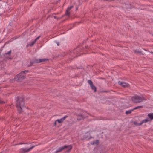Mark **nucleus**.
Returning <instances> with one entry per match:
<instances>
[{
  "instance_id": "nucleus-1",
  "label": "nucleus",
  "mask_w": 153,
  "mask_h": 153,
  "mask_svg": "<svg viewBox=\"0 0 153 153\" xmlns=\"http://www.w3.org/2000/svg\"><path fill=\"white\" fill-rule=\"evenodd\" d=\"M17 100L16 102V107L19 113H22L23 112L22 108L25 105L24 99L23 97H18Z\"/></svg>"
},
{
  "instance_id": "nucleus-2",
  "label": "nucleus",
  "mask_w": 153,
  "mask_h": 153,
  "mask_svg": "<svg viewBox=\"0 0 153 153\" xmlns=\"http://www.w3.org/2000/svg\"><path fill=\"white\" fill-rule=\"evenodd\" d=\"M85 49L81 45H79L73 49L71 54H72V53H73L75 56H72L74 57H77L81 55L83 53Z\"/></svg>"
},
{
  "instance_id": "nucleus-3",
  "label": "nucleus",
  "mask_w": 153,
  "mask_h": 153,
  "mask_svg": "<svg viewBox=\"0 0 153 153\" xmlns=\"http://www.w3.org/2000/svg\"><path fill=\"white\" fill-rule=\"evenodd\" d=\"M132 102L134 103H140L146 99L143 96H140L135 95L132 97L131 98Z\"/></svg>"
},
{
  "instance_id": "nucleus-4",
  "label": "nucleus",
  "mask_w": 153,
  "mask_h": 153,
  "mask_svg": "<svg viewBox=\"0 0 153 153\" xmlns=\"http://www.w3.org/2000/svg\"><path fill=\"white\" fill-rule=\"evenodd\" d=\"M28 71L25 70L22 71L21 73L17 75L15 77L14 79L18 82H21L25 79L26 77L25 73L28 72Z\"/></svg>"
},
{
  "instance_id": "nucleus-5",
  "label": "nucleus",
  "mask_w": 153,
  "mask_h": 153,
  "mask_svg": "<svg viewBox=\"0 0 153 153\" xmlns=\"http://www.w3.org/2000/svg\"><path fill=\"white\" fill-rule=\"evenodd\" d=\"M73 146L71 145H65L64 146L59 148L55 152V153H58L59 152L62 151L64 149H68L66 151L67 152H70L71 150L72 149Z\"/></svg>"
},
{
  "instance_id": "nucleus-6",
  "label": "nucleus",
  "mask_w": 153,
  "mask_h": 153,
  "mask_svg": "<svg viewBox=\"0 0 153 153\" xmlns=\"http://www.w3.org/2000/svg\"><path fill=\"white\" fill-rule=\"evenodd\" d=\"M49 60L47 59H33V61H30V64L28 65V67L31 66L34 63H39L42 62H45Z\"/></svg>"
},
{
  "instance_id": "nucleus-7",
  "label": "nucleus",
  "mask_w": 153,
  "mask_h": 153,
  "mask_svg": "<svg viewBox=\"0 0 153 153\" xmlns=\"http://www.w3.org/2000/svg\"><path fill=\"white\" fill-rule=\"evenodd\" d=\"M35 147L33 146H32L31 147L29 148H21L19 150V152L20 153H26L29 152L31 149Z\"/></svg>"
},
{
  "instance_id": "nucleus-8",
  "label": "nucleus",
  "mask_w": 153,
  "mask_h": 153,
  "mask_svg": "<svg viewBox=\"0 0 153 153\" xmlns=\"http://www.w3.org/2000/svg\"><path fill=\"white\" fill-rule=\"evenodd\" d=\"M118 84L124 88H129L130 87V85L128 83L125 82L119 81L118 82Z\"/></svg>"
},
{
  "instance_id": "nucleus-9",
  "label": "nucleus",
  "mask_w": 153,
  "mask_h": 153,
  "mask_svg": "<svg viewBox=\"0 0 153 153\" xmlns=\"http://www.w3.org/2000/svg\"><path fill=\"white\" fill-rule=\"evenodd\" d=\"M88 82L89 84L91 89L94 90V92H96L97 91L96 87L94 85L91 80H88Z\"/></svg>"
},
{
  "instance_id": "nucleus-10",
  "label": "nucleus",
  "mask_w": 153,
  "mask_h": 153,
  "mask_svg": "<svg viewBox=\"0 0 153 153\" xmlns=\"http://www.w3.org/2000/svg\"><path fill=\"white\" fill-rule=\"evenodd\" d=\"M73 7V6H71L69 7H68L67 9L66 10L65 15H67L68 16H69L70 15V13L69 11Z\"/></svg>"
},
{
  "instance_id": "nucleus-11",
  "label": "nucleus",
  "mask_w": 153,
  "mask_h": 153,
  "mask_svg": "<svg viewBox=\"0 0 153 153\" xmlns=\"http://www.w3.org/2000/svg\"><path fill=\"white\" fill-rule=\"evenodd\" d=\"M77 120L79 121L83 119L86 117V116L82 114H78L77 115Z\"/></svg>"
},
{
  "instance_id": "nucleus-12",
  "label": "nucleus",
  "mask_w": 153,
  "mask_h": 153,
  "mask_svg": "<svg viewBox=\"0 0 153 153\" xmlns=\"http://www.w3.org/2000/svg\"><path fill=\"white\" fill-rule=\"evenodd\" d=\"M67 116H64L63 117L61 118L60 119L57 120V122L59 123H62L65 120V119L67 118Z\"/></svg>"
},
{
  "instance_id": "nucleus-13",
  "label": "nucleus",
  "mask_w": 153,
  "mask_h": 153,
  "mask_svg": "<svg viewBox=\"0 0 153 153\" xmlns=\"http://www.w3.org/2000/svg\"><path fill=\"white\" fill-rule=\"evenodd\" d=\"M148 116L149 118V120H150V121H151V120L153 119V113H150L149 114H148Z\"/></svg>"
},
{
  "instance_id": "nucleus-14",
  "label": "nucleus",
  "mask_w": 153,
  "mask_h": 153,
  "mask_svg": "<svg viewBox=\"0 0 153 153\" xmlns=\"http://www.w3.org/2000/svg\"><path fill=\"white\" fill-rule=\"evenodd\" d=\"M99 140H97L95 141H94L92 142L91 143V145H94V144H96L97 145L99 144Z\"/></svg>"
},
{
  "instance_id": "nucleus-15",
  "label": "nucleus",
  "mask_w": 153,
  "mask_h": 153,
  "mask_svg": "<svg viewBox=\"0 0 153 153\" xmlns=\"http://www.w3.org/2000/svg\"><path fill=\"white\" fill-rule=\"evenodd\" d=\"M36 42L34 41H32L30 42L29 44L27 45V46H32Z\"/></svg>"
},
{
  "instance_id": "nucleus-16",
  "label": "nucleus",
  "mask_w": 153,
  "mask_h": 153,
  "mask_svg": "<svg viewBox=\"0 0 153 153\" xmlns=\"http://www.w3.org/2000/svg\"><path fill=\"white\" fill-rule=\"evenodd\" d=\"M11 53V51L10 50V51H8L7 53H5L4 54V55L5 56H10Z\"/></svg>"
},
{
  "instance_id": "nucleus-17",
  "label": "nucleus",
  "mask_w": 153,
  "mask_h": 153,
  "mask_svg": "<svg viewBox=\"0 0 153 153\" xmlns=\"http://www.w3.org/2000/svg\"><path fill=\"white\" fill-rule=\"evenodd\" d=\"M142 121L143 123L150 121V120H149V118H147L144 120H143Z\"/></svg>"
},
{
  "instance_id": "nucleus-18",
  "label": "nucleus",
  "mask_w": 153,
  "mask_h": 153,
  "mask_svg": "<svg viewBox=\"0 0 153 153\" xmlns=\"http://www.w3.org/2000/svg\"><path fill=\"white\" fill-rule=\"evenodd\" d=\"M133 109H131V110H128V111H126V114H130V113H131V112L133 111Z\"/></svg>"
},
{
  "instance_id": "nucleus-19",
  "label": "nucleus",
  "mask_w": 153,
  "mask_h": 153,
  "mask_svg": "<svg viewBox=\"0 0 153 153\" xmlns=\"http://www.w3.org/2000/svg\"><path fill=\"white\" fill-rule=\"evenodd\" d=\"M143 108V106H137V107H135V108H134L133 109V110H134L137 109H138V108Z\"/></svg>"
},
{
  "instance_id": "nucleus-20",
  "label": "nucleus",
  "mask_w": 153,
  "mask_h": 153,
  "mask_svg": "<svg viewBox=\"0 0 153 153\" xmlns=\"http://www.w3.org/2000/svg\"><path fill=\"white\" fill-rule=\"evenodd\" d=\"M110 92V91L108 90H107V91L102 90L101 91V92L102 93H108V92Z\"/></svg>"
},
{
  "instance_id": "nucleus-21",
  "label": "nucleus",
  "mask_w": 153,
  "mask_h": 153,
  "mask_svg": "<svg viewBox=\"0 0 153 153\" xmlns=\"http://www.w3.org/2000/svg\"><path fill=\"white\" fill-rule=\"evenodd\" d=\"M41 37V36H40L37 38H36L35 40H34V41L36 42V41L39 39Z\"/></svg>"
},
{
  "instance_id": "nucleus-22",
  "label": "nucleus",
  "mask_w": 153,
  "mask_h": 153,
  "mask_svg": "<svg viewBox=\"0 0 153 153\" xmlns=\"http://www.w3.org/2000/svg\"><path fill=\"white\" fill-rule=\"evenodd\" d=\"M5 102L3 101L2 100L0 99V104L4 103Z\"/></svg>"
},
{
  "instance_id": "nucleus-23",
  "label": "nucleus",
  "mask_w": 153,
  "mask_h": 153,
  "mask_svg": "<svg viewBox=\"0 0 153 153\" xmlns=\"http://www.w3.org/2000/svg\"><path fill=\"white\" fill-rule=\"evenodd\" d=\"M138 123H137V122H134V124L136 126H138Z\"/></svg>"
},
{
  "instance_id": "nucleus-24",
  "label": "nucleus",
  "mask_w": 153,
  "mask_h": 153,
  "mask_svg": "<svg viewBox=\"0 0 153 153\" xmlns=\"http://www.w3.org/2000/svg\"><path fill=\"white\" fill-rule=\"evenodd\" d=\"M57 120H56L54 123V126H56V124H57Z\"/></svg>"
},
{
  "instance_id": "nucleus-25",
  "label": "nucleus",
  "mask_w": 153,
  "mask_h": 153,
  "mask_svg": "<svg viewBox=\"0 0 153 153\" xmlns=\"http://www.w3.org/2000/svg\"><path fill=\"white\" fill-rule=\"evenodd\" d=\"M143 123L142 121L140 123H138V126L141 125L143 124Z\"/></svg>"
},
{
  "instance_id": "nucleus-26",
  "label": "nucleus",
  "mask_w": 153,
  "mask_h": 153,
  "mask_svg": "<svg viewBox=\"0 0 153 153\" xmlns=\"http://www.w3.org/2000/svg\"><path fill=\"white\" fill-rule=\"evenodd\" d=\"M134 52L135 53H140V52H139V51H137L136 50H135L134 51Z\"/></svg>"
},
{
  "instance_id": "nucleus-27",
  "label": "nucleus",
  "mask_w": 153,
  "mask_h": 153,
  "mask_svg": "<svg viewBox=\"0 0 153 153\" xmlns=\"http://www.w3.org/2000/svg\"><path fill=\"white\" fill-rule=\"evenodd\" d=\"M104 1H114V0H103Z\"/></svg>"
},
{
  "instance_id": "nucleus-28",
  "label": "nucleus",
  "mask_w": 153,
  "mask_h": 153,
  "mask_svg": "<svg viewBox=\"0 0 153 153\" xmlns=\"http://www.w3.org/2000/svg\"><path fill=\"white\" fill-rule=\"evenodd\" d=\"M65 56V55H62L61 56L60 55H58V57H59V56H60H60Z\"/></svg>"
},
{
  "instance_id": "nucleus-29",
  "label": "nucleus",
  "mask_w": 153,
  "mask_h": 153,
  "mask_svg": "<svg viewBox=\"0 0 153 153\" xmlns=\"http://www.w3.org/2000/svg\"><path fill=\"white\" fill-rule=\"evenodd\" d=\"M85 48L86 49H88V46H85Z\"/></svg>"
},
{
  "instance_id": "nucleus-30",
  "label": "nucleus",
  "mask_w": 153,
  "mask_h": 153,
  "mask_svg": "<svg viewBox=\"0 0 153 153\" xmlns=\"http://www.w3.org/2000/svg\"><path fill=\"white\" fill-rule=\"evenodd\" d=\"M14 80V79H11L10 80V82H13V81Z\"/></svg>"
},
{
  "instance_id": "nucleus-31",
  "label": "nucleus",
  "mask_w": 153,
  "mask_h": 153,
  "mask_svg": "<svg viewBox=\"0 0 153 153\" xmlns=\"http://www.w3.org/2000/svg\"><path fill=\"white\" fill-rule=\"evenodd\" d=\"M54 17L55 19H58V18H57V17L56 16H54Z\"/></svg>"
},
{
  "instance_id": "nucleus-32",
  "label": "nucleus",
  "mask_w": 153,
  "mask_h": 153,
  "mask_svg": "<svg viewBox=\"0 0 153 153\" xmlns=\"http://www.w3.org/2000/svg\"><path fill=\"white\" fill-rule=\"evenodd\" d=\"M57 45H59V44H58V43L57 44Z\"/></svg>"
},
{
  "instance_id": "nucleus-33",
  "label": "nucleus",
  "mask_w": 153,
  "mask_h": 153,
  "mask_svg": "<svg viewBox=\"0 0 153 153\" xmlns=\"http://www.w3.org/2000/svg\"><path fill=\"white\" fill-rule=\"evenodd\" d=\"M10 59H11L12 58H9Z\"/></svg>"
}]
</instances>
